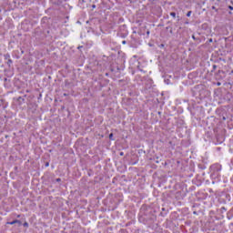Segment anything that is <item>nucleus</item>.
<instances>
[{
    "label": "nucleus",
    "mask_w": 233,
    "mask_h": 233,
    "mask_svg": "<svg viewBox=\"0 0 233 233\" xmlns=\"http://www.w3.org/2000/svg\"><path fill=\"white\" fill-rule=\"evenodd\" d=\"M170 15H171V17H174V19H176V13L175 12H171Z\"/></svg>",
    "instance_id": "f03ea898"
},
{
    "label": "nucleus",
    "mask_w": 233,
    "mask_h": 233,
    "mask_svg": "<svg viewBox=\"0 0 233 233\" xmlns=\"http://www.w3.org/2000/svg\"><path fill=\"white\" fill-rule=\"evenodd\" d=\"M15 223H17V225H18L19 227H21V222H20V220H14V221H12V222H9V225H15Z\"/></svg>",
    "instance_id": "f257e3e1"
},
{
    "label": "nucleus",
    "mask_w": 233,
    "mask_h": 233,
    "mask_svg": "<svg viewBox=\"0 0 233 233\" xmlns=\"http://www.w3.org/2000/svg\"><path fill=\"white\" fill-rule=\"evenodd\" d=\"M217 85H218V86H221V83L218 82V84H217Z\"/></svg>",
    "instance_id": "9b49d317"
},
{
    "label": "nucleus",
    "mask_w": 233,
    "mask_h": 233,
    "mask_svg": "<svg viewBox=\"0 0 233 233\" xmlns=\"http://www.w3.org/2000/svg\"><path fill=\"white\" fill-rule=\"evenodd\" d=\"M192 39H194V41H196V35H192Z\"/></svg>",
    "instance_id": "9d476101"
},
{
    "label": "nucleus",
    "mask_w": 233,
    "mask_h": 233,
    "mask_svg": "<svg viewBox=\"0 0 233 233\" xmlns=\"http://www.w3.org/2000/svg\"><path fill=\"white\" fill-rule=\"evenodd\" d=\"M5 81H7V78H5Z\"/></svg>",
    "instance_id": "2eb2a0df"
},
{
    "label": "nucleus",
    "mask_w": 233,
    "mask_h": 233,
    "mask_svg": "<svg viewBox=\"0 0 233 233\" xmlns=\"http://www.w3.org/2000/svg\"><path fill=\"white\" fill-rule=\"evenodd\" d=\"M78 48H81V46H79Z\"/></svg>",
    "instance_id": "a211bd4d"
},
{
    "label": "nucleus",
    "mask_w": 233,
    "mask_h": 233,
    "mask_svg": "<svg viewBox=\"0 0 233 233\" xmlns=\"http://www.w3.org/2000/svg\"><path fill=\"white\" fill-rule=\"evenodd\" d=\"M12 63H13L12 59L9 58V59L7 60V65H9V66H10L12 65Z\"/></svg>",
    "instance_id": "7ed1b4c3"
},
{
    "label": "nucleus",
    "mask_w": 233,
    "mask_h": 233,
    "mask_svg": "<svg viewBox=\"0 0 233 233\" xmlns=\"http://www.w3.org/2000/svg\"><path fill=\"white\" fill-rule=\"evenodd\" d=\"M112 137H114V134H113V133H111V134L109 135V139H113Z\"/></svg>",
    "instance_id": "423d86ee"
},
{
    "label": "nucleus",
    "mask_w": 233,
    "mask_h": 233,
    "mask_svg": "<svg viewBox=\"0 0 233 233\" xmlns=\"http://www.w3.org/2000/svg\"><path fill=\"white\" fill-rule=\"evenodd\" d=\"M120 156H123V153H120Z\"/></svg>",
    "instance_id": "dca6fc26"
},
{
    "label": "nucleus",
    "mask_w": 233,
    "mask_h": 233,
    "mask_svg": "<svg viewBox=\"0 0 233 233\" xmlns=\"http://www.w3.org/2000/svg\"><path fill=\"white\" fill-rule=\"evenodd\" d=\"M122 43H123V45H126V44H127V41H123Z\"/></svg>",
    "instance_id": "ddd939ff"
},
{
    "label": "nucleus",
    "mask_w": 233,
    "mask_h": 233,
    "mask_svg": "<svg viewBox=\"0 0 233 233\" xmlns=\"http://www.w3.org/2000/svg\"><path fill=\"white\" fill-rule=\"evenodd\" d=\"M46 167H48V163L46 164Z\"/></svg>",
    "instance_id": "f3484780"
},
{
    "label": "nucleus",
    "mask_w": 233,
    "mask_h": 233,
    "mask_svg": "<svg viewBox=\"0 0 233 233\" xmlns=\"http://www.w3.org/2000/svg\"><path fill=\"white\" fill-rule=\"evenodd\" d=\"M24 227H28V222H25Z\"/></svg>",
    "instance_id": "0eeeda50"
},
{
    "label": "nucleus",
    "mask_w": 233,
    "mask_h": 233,
    "mask_svg": "<svg viewBox=\"0 0 233 233\" xmlns=\"http://www.w3.org/2000/svg\"><path fill=\"white\" fill-rule=\"evenodd\" d=\"M78 48H81V46H79Z\"/></svg>",
    "instance_id": "6ab92c4d"
},
{
    "label": "nucleus",
    "mask_w": 233,
    "mask_h": 233,
    "mask_svg": "<svg viewBox=\"0 0 233 233\" xmlns=\"http://www.w3.org/2000/svg\"><path fill=\"white\" fill-rule=\"evenodd\" d=\"M147 35H150V31H147Z\"/></svg>",
    "instance_id": "f8f14e48"
},
{
    "label": "nucleus",
    "mask_w": 233,
    "mask_h": 233,
    "mask_svg": "<svg viewBox=\"0 0 233 233\" xmlns=\"http://www.w3.org/2000/svg\"><path fill=\"white\" fill-rule=\"evenodd\" d=\"M216 68H218V66L216 65L213 66V70H216Z\"/></svg>",
    "instance_id": "6e6552de"
},
{
    "label": "nucleus",
    "mask_w": 233,
    "mask_h": 233,
    "mask_svg": "<svg viewBox=\"0 0 233 233\" xmlns=\"http://www.w3.org/2000/svg\"><path fill=\"white\" fill-rule=\"evenodd\" d=\"M229 10H233L232 5H228Z\"/></svg>",
    "instance_id": "1a4fd4ad"
},
{
    "label": "nucleus",
    "mask_w": 233,
    "mask_h": 233,
    "mask_svg": "<svg viewBox=\"0 0 233 233\" xmlns=\"http://www.w3.org/2000/svg\"><path fill=\"white\" fill-rule=\"evenodd\" d=\"M5 59H10V54L5 55Z\"/></svg>",
    "instance_id": "39448f33"
},
{
    "label": "nucleus",
    "mask_w": 233,
    "mask_h": 233,
    "mask_svg": "<svg viewBox=\"0 0 233 233\" xmlns=\"http://www.w3.org/2000/svg\"><path fill=\"white\" fill-rule=\"evenodd\" d=\"M190 15H192V11H188L187 14V17H190Z\"/></svg>",
    "instance_id": "20e7f679"
},
{
    "label": "nucleus",
    "mask_w": 233,
    "mask_h": 233,
    "mask_svg": "<svg viewBox=\"0 0 233 233\" xmlns=\"http://www.w3.org/2000/svg\"><path fill=\"white\" fill-rule=\"evenodd\" d=\"M56 181H61V178H57Z\"/></svg>",
    "instance_id": "4468645a"
}]
</instances>
